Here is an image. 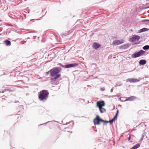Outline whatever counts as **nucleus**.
Masks as SVG:
<instances>
[{
  "mask_svg": "<svg viewBox=\"0 0 149 149\" xmlns=\"http://www.w3.org/2000/svg\"><path fill=\"white\" fill-rule=\"evenodd\" d=\"M62 70L61 68L59 67H54L51 69L49 71L46 72V74L47 75L49 74V76L52 78L50 80L52 83H54L57 79L61 76V74H58Z\"/></svg>",
  "mask_w": 149,
  "mask_h": 149,
  "instance_id": "nucleus-1",
  "label": "nucleus"
},
{
  "mask_svg": "<svg viewBox=\"0 0 149 149\" xmlns=\"http://www.w3.org/2000/svg\"><path fill=\"white\" fill-rule=\"evenodd\" d=\"M49 94V92L47 90H42L38 93L39 100L42 102H45L48 97Z\"/></svg>",
  "mask_w": 149,
  "mask_h": 149,
  "instance_id": "nucleus-2",
  "label": "nucleus"
},
{
  "mask_svg": "<svg viewBox=\"0 0 149 149\" xmlns=\"http://www.w3.org/2000/svg\"><path fill=\"white\" fill-rule=\"evenodd\" d=\"M146 52V51L141 50L139 52H135L132 54L131 55V57L133 58H135L140 57L141 56L145 55Z\"/></svg>",
  "mask_w": 149,
  "mask_h": 149,
  "instance_id": "nucleus-3",
  "label": "nucleus"
},
{
  "mask_svg": "<svg viewBox=\"0 0 149 149\" xmlns=\"http://www.w3.org/2000/svg\"><path fill=\"white\" fill-rule=\"evenodd\" d=\"M59 65L60 66L64 68H69L77 66L78 65V64L77 63H73L63 65L61 63H59Z\"/></svg>",
  "mask_w": 149,
  "mask_h": 149,
  "instance_id": "nucleus-4",
  "label": "nucleus"
},
{
  "mask_svg": "<svg viewBox=\"0 0 149 149\" xmlns=\"http://www.w3.org/2000/svg\"><path fill=\"white\" fill-rule=\"evenodd\" d=\"M59 65L60 66L64 68H69L77 66L78 65V64L77 63H73L63 65L61 63H59Z\"/></svg>",
  "mask_w": 149,
  "mask_h": 149,
  "instance_id": "nucleus-5",
  "label": "nucleus"
},
{
  "mask_svg": "<svg viewBox=\"0 0 149 149\" xmlns=\"http://www.w3.org/2000/svg\"><path fill=\"white\" fill-rule=\"evenodd\" d=\"M103 122V120L101 119L98 115H97L96 118L93 120V122L95 125H99L100 124V122Z\"/></svg>",
  "mask_w": 149,
  "mask_h": 149,
  "instance_id": "nucleus-6",
  "label": "nucleus"
},
{
  "mask_svg": "<svg viewBox=\"0 0 149 149\" xmlns=\"http://www.w3.org/2000/svg\"><path fill=\"white\" fill-rule=\"evenodd\" d=\"M140 38V37L137 35H134L131 38L130 40L132 42H134L136 41H138Z\"/></svg>",
  "mask_w": 149,
  "mask_h": 149,
  "instance_id": "nucleus-7",
  "label": "nucleus"
},
{
  "mask_svg": "<svg viewBox=\"0 0 149 149\" xmlns=\"http://www.w3.org/2000/svg\"><path fill=\"white\" fill-rule=\"evenodd\" d=\"M124 42V40L121 39L120 40H116L114 41L112 43V45H118L119 44H122Z\"/></svg>",
  "mask_w": 149,
  "mask_h": 149,
  "instance_id": "nucleus-8",
  "label": "nucleus"
},
{
  "mask_svg": "<svg viewBox=\"0 0 149 149\" xmlns=\"http://www.w3.org/2000/svg\"><path fill=\"white\" fill-rule=\"evenodd\" d=\"M124 97H121L120 98H119L121 102H125L127 101H132L133 100H134V99L136 98V97L134 96H132L131 97H128L127 99H125V100H122L121 98H124Z\"/></svg>",
  "mask_w": 149,
  "mask_h": 149,
  "instance_id": "nucleus-9",
  "label": "nucleus"
},
{
  "mask_svg": "<svg viewBox=\"0 0 149 149\" xmlns=\"http://www.w3.org/2000/svg\"><path fill=\"white\" fill-rule=\"evenodd\" d=\"M105 104L104 101H98L97 102V106L99 108L102 107L104 106Z\"/></svg>",
  "mask_w": 149,
  "mask_h": 149,
  "instance_id": "nucleus-10",
  "label": "nucleus"
},
{
  "mask_svg": "<svg viewBox=\"0 0 149 149\" xmlns=\"http://www.w3.org/2000/svg\"><path fill=\"white\" fill-rule=\"evenodd\" d=\"M100 47V45L96 42L94 43L93 45V47L95 49H97Z\"/></svg>",
  "mask_w": 149,
  "mask_h": 149,
  "instance_id": "nucleus-11",
  "label": "nucleus"
},
{
  "mask_svg": "<svg viewBox=\"0 0 149 149\" xmlns=\"http://www.w3.org/2000/svg\"><path fill=\"white\" fill-rule=\"evenodd\" d=\"M130 44H126L119 47V48L121 49H125L129 47Z\"/></svg>",
  "mask_w": 149,
  "mask_h": 149,
  "instance_id": "nucleus-12",
  "label": "nucleus"
},
{
  "mask_svg": "<svg viewBox=\"0 0 149 149\" xmlns=\"http://www.w3.org/2000/svg\"><path fill=\"white\" fill-rule=\"evenodd\" d=\"M127 81H128L130 82H133L135 83L136 82H138L139 81V80L136 79H135L134 78H131V79H128L127 80Z\"/></svg>",
  "mask_w": 149,
  "mask_h": 149,
  "instance_id": "nucleus-13",
  "label": "nucleus"
},
{
  "mask_svg": "<svg viewBox=\"0 0 149 149\" xmlns=\"http://www.w3.org/2000/svg\"><path fill=\"white\" fill-rule=\"evenodd\" d=\"M148 30H149V29H147L146 28H144L139 30L138 33H141L144 32Z\"/></svg>",
  "mask_w": 149,
  "mask_h": 149,
  "instance_id": "nucleus-14",
  "label": "nucleus"
},
{
  "mask_svg": "<svg viewBox=\"0 0 149 149\" xmlns=\"http://www.w3.org/2000/svg\"><path fill=\"white\" fill-rule=\"evenodd\" d=\"M146 63V61L145 60L141 59L139 61V64L141 65H143L145 64Z\"/></svg>",
  "mask_w": 149,
  "mask_h": 149,
  "instance_id": "nucleus-15",
  "label": "nucleus"
},
{
  "mask_svg": "<svg viewBox=\"0 0 149 149\" xmlns=\"http://www.w3.org/2000/svg\"><path fill=\"white\" fill-rule=\"evenodd\" d=\"M118 110H117L115 115L114 117L113 118H112L111 120V122L112 123H113V122L115 120L117 119V116L118 115Z\"/></svg>",
  "mask_w": 149,
  "mask_h": 149,
  "instance_id": "nucleus-16",
  "label": "nucleus"
},
{
  "mask_svg": "<svg viewBox=\"0 0 149 149\" xmlns=\"http://www.w3.org/2000/svg\"><path fill=\"white\" fill-rule=\"evenodd\" d=\"M6 45L7 46H10L11 45V42L10 41L7 40L3 41Z\"/></svg>",
  "mask_w": 149,
  "mask_h": 149,
  "instance_id": "nucleus-17",
  "label": "nucleus"
},
{
  "mask_svg": "<svg viewBox=\"0 0 149 149\" xmlns=\"http://www.w3.org/2000/svg\"><path fill=\"white\" fill-rule=\"evenodd\" d=\"M99 109L100 112L101 113H103L106 111V109L102 107L100 108V107Z\"/></svg>",
  "mask_w": 149,
  "mask_h": 149,
  "instance_id": "nucleus-18",
  "label": "nucleus"
},
{
  "mask_svg": "<svg viewBox=\"0 0 149 149\" xmlns=\"http://www.w3.org/2000/svg\"><path fill=\"white\" fill-rule=\"evenodd\" d=\"M131 139L132 141H131V142L132 143L134 142L135 139V137L132 135H131Z\"/></svg>",
  "mask_w": 149,
  "mask_h": 149,
  "instance_id": "nucleus-19",
  "label": "nucleus"
},
{
  "mask_svg": "<svg viewBox=\"0 0 149 149\" xmlns=\"http://www.w3.org/2000/svg\"><path fill=\"white\" fill-rule=\"evenodd\" d=\"M142 49L144 50H148L149 49V45H145L143 47Z\"/></svg>",
  "mask_w": 149,
  "mask_h": 149,
  "instance_id": "nucleus-20",
  "label": "nucleus"
},
{
  "mask_svg": "<svg viewBox=\"0 0 149 149\" xmlns=\"http://www.w3.org/2000/svg\"><path fill=\"white\" fill-rule=\"evenodd\" d=\"M103 122H104L105 123H109L110 124H112V123L111 122V120H109V121H107L105 120H103Z\"/></svg>",
  "mask_w": 149,
  "mask_h": 149,
  "instance_id": "nucleus-21",
  "label": "nucleus"
},
{
  "mask_svg": "<svg viewBox=\"0 0 149 149\" xmlns=\"http://www.w3.org/2000/svg\"><path fill=\"white\" fill-rule=\"evenodd\" d=\"M5 91H9V92H13V90L10 88H6L5 89Z\"/></svg>",
  "mask_w": 149,
  "mask_h": 149,
  "instance_id": "nucleus-22",
  "label": "nucleus"
},
{
  "mask_svg": "<svg viewBox=\"0 0 149 149\" xmlns=\"http://www.w3.org/2000/svg\"><path fill=\"white\" fill-rule=\"evenodd\" d=\"M25 11H24L23 12V14L24 15V17L25 18H26V13H27V12L26 11H25L26 10L27 11V10L26 9H25L24 10Z\"/></svg>",
  "mask_w": 149,
  "mask_h": 149,
  "instance_id": "nucleus-23",
  "label": "nucleus"
},
{
  "mask_svg": "<svg viewBox=\"0 0 149 149\" xmlns=\"http://www.w3.org/2000/svg\"><path fill=\"white\" fill-rule=\"evenodd\" d=\"M19 107L20 108V109L21 111H22L23 110V105H20Z\"/></svg>",
  "mask_w": 149,
  "mask_h": 149,
  "instance_id": "nucleus-24",
  "label": "nucleus"
},
{
  "mask_svg": "<svg viewBox=\"0 0 149 149\" xmlns=\"http://www.w3.org/2000/svg\"><path fill=\"white\" fill-rule=\"evenodd\" d=\"M67 35H68V34H66V33H65V34H62L61 35V36L63 37V38L64 36H66Z\"/></svg>",
  "mask_w": 149,
  "mask_h": 149,
  "instance_id": "nucleus-25",
  "label": "nucleus"
},
{
  "mask_svg": "<svg viewBox=\"0 0 149 149\" xmlns=\"http://www.w3.org/2000/svg\"><path fill=\"white\" fill-rule=\"evenodd\" d=\"M67 35H68V34H66V33H65V34H62L61 35V36L63 37V38L64 36H66Z\"/></svg>",
  "mask_w": 149,
  "mask_h": 149,
  "instance_id": "nucleus-26",
  "label": "nucleus"
},
{
  "mask_svg": "<svg viewBox=\"0 0 149 149\" xmlns=\"http://www.w3.org/2000/svg\"><path fill=\"white\" fill-rule=\"evenodd\" d=\"M117 95H112V96H109L108 97L110 98L111 97H116Z\"/></svg>",
  "mask_w": 149,
  "mask_h": 149,
  "instance_id": "nucleus-27",
  "label": "nucleus"
},
{
  "mask_svg": "<svg viewBox=\"0 0 149 149\" xmlns=\"http://www.w3.org/2000/svg\"><path fill=\"white\" fill-rule=\"evenodd\" d=\"M142 22H149V19H143L142 20Z\"/></svg>",
  "mask_w": 149,
  "mask_h": 149,
  "instance_id": "nucleus-28",
  "label": "nucleus"
},
{
  "mask_svg": "<svg viewBox=\"0 0 149 149\" xmlns=\"http://www.w3.org/2000/svg\"><path fill=\"white\" fill-rule=\"evenodd\" d=\"M129 135L130 136L128 137L127 139L128 141H129L131 139V135H130L129 134Z\"/></svg>",
  "mask_w": 149,
  "mask_h": 149,
  "instance_id": "nucleus-29",
  "label": "nucleus"
},
{
  "mask_svg": "<svg viewBox=\"0 0 149 149\" xmlns=\"http://www.w3.org/2000/svg\"><path fill=\"white\" fill-rule=\"evenodd\" d=\"M145 135V132H143V134L142 135V138H144V135Z\"/></svg>",
  "mask_w": 149,
  "mask_h": 149,
  "instance_id": "nucleus-30",
  "label": "nucleus"
},
{
  "mask_svg": "<svg viewBox=\"0 0 149 149\" xmlns=\"http://www.w3.org/2000/svg\"><path fill=\"white\" fill-rule=\"evenodd\" d=\"M143 125H144V126L145 127H146V125L144 124V123H141L139 125L140 126L141 125V126H143Z\"/></svg>",
  "mask_w": 149,
  "mask_h": 149,
  "instance_id": "nucleus-31",
  "label": "nucleus"
},
{
  "mask_svg": "<svg viewBox=\"0 0 149 149\" xmlns=\"http://www.w3.org/2000/svg\"><path fill=\"white\" fill-rule=\"evenodd\" d=\"M122 84H117L116 85L117 86H121V85H122Z\"/></svg>",
  "mask_w": 149,
  "mask_h": 149,
  "instance_id": "nucleus-32",
  "label": "nucleus"
},
{
  "mask_svg": "<svg viewBox=\"0 0 149 149\" xmlns=\"http://www.w3.org/2000/svg\"><path fill=\"white\" fill-rule=\"evenodd\" d=\"M122 84H117L116 85L117 86H121V85H122Z\"/></svg>",
  "mask_w": 149,
  "mask_h": 149,
  "instance_id": "nucleus-33",
  "label": "nucleus"
},
{
  "mask_svg": "<svg viewBox=\"0 0 149 149\" xmlns=\"http://www.w3.org/2000/svg\"><path fill=\"white\" fill-rule=\"evenodd\" d=\"M100 90L102 91H104V90H105V88H100Z\"/></svg>",
  "mask_w": 149,
  "mask_h": 149,
  "instance_id": "nucleus-34",
  "label": "nucleus"
},
{
  "mask_svg": "<svg viewBox=\"0 0 149 149\" xmlns=\"http://www.w3.org/2000/svg\"><path fill=\"white\" fill-rule=\"evenodd\" d=\"M140 43V42H135L134 44V45H137L139 44Z\"/></svg>",
  "mask_w": 149,
  "mask_h": 149,
  "instance_id": "nucleus-35",
  "label": "nucleus"
},
{
  "mask_svg": "<svg viewBox=\"0 0 149 149\" xmlns=\"http://www.w3.org/2000/svg\"><path fill=\"white\" fill-rule=\"evenodd\" d=\"M143 138H142V137L141 138V139H140V141H142L143 140Z\"/></svg>",
  "mask_w": 149,
  "mask_h": 149,
  "instance_id": "nucleus-36",
  "label": "nucleus"
},
{
  "mask_svg": "<svg viewBox=\"0 0 149 149\" xmlns=\"http://www.w3.org/2000/svg\"><path fill=\"white\" fill-rule=\"evenodd\" d=\"M113 91V88H112L111 89V90H110V91L111 92H112Z\"/></svg>",
  "mask_w": 149,
  "mask_h": 149,
  "instance_id": "nucleus-37",
  "label": "nucleus"
},
{
  "mask_svg": "<svg viewBox=\"0 0 149 149\" xmlns=\"http://www.w3.org/2000/svg\"><path fill=\"white\" fill-rule=\"evenodd\" d=\"M49 122H49H47V123H43V124H40L39 125H43L45 124H46V123H48V122Z\"/></svg>",
  "mask_w": 149,
  "mask_h": 149,
  "instance_id": "nucleus-38",
  "label": "nucleus"
},
{
  "mask_svg": "<svg viewBox=\"0 0 149 149\" xmlns=\"http://www.w3.org/2000/svg\"><path fill=\"white\" fill-rule=\"evenodd\" d=\"M67 33H68L69 34L70 33V31H67Z\"/></svg>",
  "mask_w": 149,
  "mask_h": 149,
  "instance_id": "nucleus-39",
  "label": "nucleus"
},
{
  "mask_svg": "<svg viewBox=\"0 0 149 149\" xmlns=\"http://www.w3.org/2000/svg\"><path fill=\"white\" fill-rule=\"evenodd\" d=\"M14 102L15 103H17V102L19 103V101H16L15 102Z\"/></svg>",
  "mask_w": 149,
  "mask_h": 149,
  "instance_id": "nucleus-40",
  "label": "nucleus"
},
{
  "mask_svg": "<svg viewBox=\"0 0 149 149\" xmlns=\"http://www.w3.org/2000/svg\"><path fill=\"white\" fill-rule=\"evenodd\" d=\"M124 97V98H121V100H125L124 99L125 98V97Z\"/></svg>",
  "mask_w": 149,
  "mask_h": 149,
  "instance_id": "nucleus-41",
  "label": "nucleus"
},
{
  "mask_svg": "<svg viewBox=\"0 0 149 149\" xmlns=\"http://www.w3.org/2000/svg\"><path fill=\"white\" fill-rule=\"evenodd\" d=\"M5 91V90L4 91H2V92H1H1H2V93H4V91Z\"/></svg>",
  "mask_w": 149,
  "mask_h": 149,
  "instance_id": "nucleus-42",
  "label": "nucleus"
},
{
  "mask_svg": "<svg viewBox=\"0 0 149 149\" xmlns=\"http://www.w3.org/2000/svg\"><path fill=\"white\" fill-rule=\"evenodd\" d=\"M94 130H95V131L96 132H97V130H95V129H94Z\"/></svg>",
  "mask_w": 149,
  "mask_h": 149,
  "instance_id": "nucleus-43",
  "label": "nucleus"
},
{
  "mask_svg": "<svg viewBox=\"0 0 149 149\" xmlns=\"http://www.w3.org/2000/svg\"><path fill=\"white\" fill-rule=\"evenodd\" d=\"M117 95V96L116 97H119V96H118V95Z\"/></svg>",
  "mask_w": 149,
  "mask_h": 149,
  "instance_id": "nucleus-44",
  "label": "nucleus"
},
{
  "mask_svg": "<svg viewBox=\"0 0 149 149\" xmlns=\"http://www.w3.org/2000/svg\"><path fill=\"white\" fill-rule=\"evenodd\" d=\"M146 8H149V6L148 7H147Z\"/></svg>",
  "mask_w": 149,
  "mask_h": 149,
  "instance_id": "nucleus-45",
  "label": "nucleus"
},
{
  "mask_svg": "<svg viewBox=\"0 0 149 149\" xmlns=\"http://www.w3.org/2000/svg\"><path fill=\"white\" fill-rule=\"evenodd\" d=\"M34 19H31V20H34Z\"/></svg>",
  "mask_w": 149,
  "mask_h": 149,
  "instance_id": "nucleus-46",
  "label": "nucleus"
},
{
  "mask_svg": "<svg viewBox=\"0 0 149 149\" xmlns=\"http://www.w3.org/2000/svg\"><path fill=\"white\" fill-rule=\"evenodd\" d=\"M20 110L19 111H18V112H20Z\"/></svg>",
  "mask_w": 149,
  "mask_h": 149,
  "instance_id": "nucleus-47",
  "label": "nucleus"
},
{
  "mask_svg": "<svg viewBox=\"0 0 149 149\" xmlns=\"http://www.w3.org/2000/svg\"><path fill=\"white\" fill-rule=\"evenodd\" d=\"M29 13V12L28 11V13Z\"/></svg>",
  "mask_w": 149,
  "mask_h": 149,
  "instance_id": "nucleus-48",
  "label": "nucleus"
},
{
  "mask_svg": "<svg viewBox=\"0 0 149 149\" xmlns=\"http://www.w3.org/2000/svg\"><path fill=\"white\" fill-rule=\"evenodd\" d=\"M29 39V38H28Z\"/></svg>",
  "mask_w": 149,
  "mask_h": 149,
  "instance_id": "nucleus-49",
  "label": "nucleus"
}]
</instances>
